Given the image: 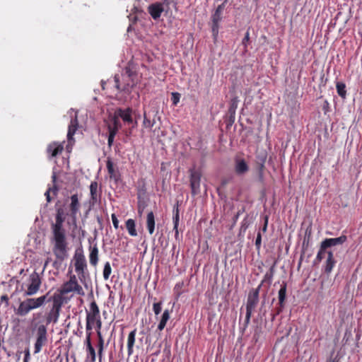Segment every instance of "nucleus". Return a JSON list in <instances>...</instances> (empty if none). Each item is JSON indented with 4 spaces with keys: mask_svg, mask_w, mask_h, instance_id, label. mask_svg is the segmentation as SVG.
<instances>
[{
    "mask_svg": "<svg viewBox=\"0 0 362 362\" xmlns=\"http://www.w3.org/2000/svg\"><path fill=\"white\" fill-rule=\"evenodd\" d=\"M311 235H312V228L310 226L305 230L304 239L310 240Z\"/></svg>",
    "mask_w": 362,
    "mask_h": 362,
    "instance_id": "nucleus-46",
    "label": "nucleus"
},
{
    "mask_svg": "<svg viewBox=\"0 0 362 362\" xmlns=\"http://www.w3.org/2000/svg\"><path fill=\"white\" fill-rule=\"evenodd\" d=\"M58 192V189L55 185H53L52 187H49L46 192L45 193V195L46 197V200L47 202H50L52 201V198L50 196V193L52 192L53 195L56 196Z\"/></svg>",
    "mask_w": 362,
    "mask_h": 362,
    "instance_id": "nucleus-36",
    "label": "nucleus"
},
{
    "mask_svg": "<svg viewBox=\"0 0 362 362\" xmlns=\"http://www.w3.org/2000/svg\"><path fill=\"white\" fill-rule=\"evenodd\" d=\"M148 11L151 17L156 20L160 17L161 13L164 11L163 5L161 3L151 4L148 6Z\"/></svg>",
    "mask_w": 362,
    "mask_h": 362,
    "instance_id": "nucleus-21",
    "label": "nucleus"
},
{
    "mask_svg": "<svg viewBox=\"0 0 362 362\" xmlns=\"http://www.w3.org/2000/svg\"><path fill=\"white\" fill-rule=\"evenodd\" d=\"M267 225H268V217L266 216L265 219H264V226L262 229L264 233L267 231Z\"/></svg>",
    "mask_w": 362,
    "mask_h": 362,
    "instance_id": "nucleus-56",
    "label": "nucleus"
},
{
    "mask_svg": "<svg viewBox=\"0 0 362 362\" xmlns=\"http://www.w3.org/2000/svg\"><path fill=\"white\" fill-rule=\"evenodd\" d=\"M336 89L337 94L343 99L346 97V84L344 82L338 81L336 83Z\"/></svg>",
    "mask_w": 362,
    "mask_h": 362,
    "instance_id": "nucleus-32",
    "label": "nucleus"
},
{
    "mask_svg": "<svg viewBox=\"0 0 362 362\" xmlns=\"http://www.w3.org/2000/svg\"><path fill=\"white\" fill-rule=\"evenodd\" d=\"M163 3H161L163 5H165L167 8H169L170 5L173 2V0H162Z\"/></svg>",
    "mask_w": 362,
    "mask_h": 362,
    "instance_id": "nucleus-55",
    "label": "nucleus"
},
{
    "mask_svg": "<svg viewBox=\"0 0 362 362\" xmlns=\"http://www.w3.org/2000/svg\"><path fill=\"white\" fill-rule=\"evenodd\" d=\"M327 257L325 262L324 271L326 274H329L332 271L337 262L334 259L333 252L331 250L327 252Z\"/></svg>",
    "mask_w": 362,
    "mask_h": 362,
    "instance_id": "nucleus-22",
    "label": "nucleus"
},
{
    "mask_svg": "<svg viewBox=\"0 0 362 362\" xmlns=\"http://www.w3.org/2000/svg\"><path fill=\"white\" fill-rule=\"evenodd\" d=\"M169 319H170V311L168 310H165L161 316L160 321L158 325V329L159 331H162L165 328L166 323Z\"/></svg>",
    "mask_w": 362,
    "mask_h": 362,
    "instance_id": "nucleus-30",
    "label": "nucleus"
},
{
    "mask_svg": "<svg viewBox=\"0 0 362 362\" xmlns=\"http://www.w3.org/2000/svg\"><path fill=\"white\" fill-rule=\"evenodd\" d=\"M89 262L93 267H96L99 261V250L97 244L90 245L88 247Z\"/></svg>",
    "mask_w": 362,
    "mask_h": 362,
    "instance_id": "nucleus-20",
    "label": "nucleus"
},
{
    "mask_svg": "<svg viewBox=\"0 0 362 362\" xmlns=\"http://www.w3.org/2000/svg\"><path fill=\"white\" fill-rule=\"evenodd\" d=\"M146 228L150 235L155 230V216L153 211L148 213L146 216Z\"/></svg>",
    "mask_w": 362,
    "mask_h": 362,
    "instance_id": "nucleus-27",
    "label": "nucleus"
},
{
    "mask_svg": "<svg viewBox=\"0 0 362 362\" xmlns=\"http://www.w3.org/2000/svg\"><path fill=\"white\" fill-rule=\"evenodd\" d=\"M239 100L237 96L233 97L231 98L228 107V114H229V119L230 122L231 123H233L235 121V112L238 105Z\"/></svg>",
    "mask_w": 362,
    "mask_h": 362,
    "instance_id": "nucleus-24",
    "label": "nucleus"
},
{
    "mask_svg": "<svg viewBox=\"0 0 362 362\" xmlns=\"http://www.w3.org/2000/svg\"><path fill=\"white\" fill-rule=\"evenodd\" d=\"M98 349V356L100 361H101L103 356L104 347L97 348Z\"/></svg>",
    "mask_w": 362,
    "mask_h": 362,
    "instance_id": "nucleus-53",
    "label": "nucleus"
},
{
    "mask_svg": "<svg viewBox=\"0 0 362 362\" xmlns=\"http://www.w3.org/2000/svg\"><path fill=\"white\" fill-rule=\"evenodd\" d=\"M136 334V329H134L129 332L127 338V351L128 355L131 356L133 354V348L135 343V337Z\"/></svg>",
    "mask_w": 362,
    "mask_h": 362,
    "instance_id": "nucleus-29",
    "label": "nucleus"
},
{
    "mask_svg": "<svg viewBox=\"0 0 362 362\" xmlns=\"http://www.w3.org/2000/svg\"><path fill=\"white\" fill-rule=\"evenodd\" d=\"M126 228L131 236H136L137 232L134 220L129 218L126 221Z\"/></svg>",
    "mask_w": 362,
    "mask_h": 362,
    "instance_id": "nucleus-31",
    "label": "nucleus"
},
{
    "mask_svg": "<svg viewBox=\"0 0 362 362\" xmlns=\"http://www.w3.org/2000/svg\"><path fill=\"white\" fill-rule=\"evenodd\" d=\"M346 236L344 235L338 238H326L321 243V244L322 245V249H327L335 245H342L346 241Z\"/></svg>",
    "mask_w": 362,
    "mask_h": 362,
    "instance_id": "nucleus-18",
    "label": "nucleus"
},
{
    "mask_svg": "<svg viewBox=\"0 0 362 362\" xmlns=\"http://www.w3.org/2000/svg\"><path fill=\"white\" fill-rule=\"evenodd\" d=\"M100 318V313L99 308L95 300L92 301L90 304V310L87 311L86 314V333L91 332L93 326L95 321Z\"/></svg>",
    "mask_w": 362,
    "mask_h": 362,
    "instance_id": "nucleus-6",
    "label": "nucleus"
},
{
    "mask_svg": "<svg viewBox=\"0 0 362 362\" xmlns=\"http://www.w3.org/2000/svg\"><path fill=\"white\" fill-rule=\"evenodd\" d=\"M47 341V328L44 325H40L37 328L36 341L34 346V353H39L42 346L45 345Z\"/></svg>",
    "mask_w": 362,
    "mask_h": 362,
    "instance_id": "nucleus-7",
    "label": "nucleus"
},
{
    "mask_svg": "<svg viewBox=\"0 0 362 362\" xmlns=\"http://www.w3.org/2000/svg\"><path fill=\"white\" fill-rule=\"evenodd\" d=\"M310 240H307V239H304L303 238V250H305L309 246V243H310Z\"/></svg>",
    "mask_w": 362,
    "mask_h": 362,
    "instance_id": "nucleus-54",
    "label": "nucleus"
},
{
    "mask_svg": "<svg viewBox=\"0 0 362 362\" xmlns=\"http://www.w3.org/2000/svg\"><path fill=\"white\" fill-rule=\"evenodd\" d=\"M95 327H96V331L97 332H100V329L102 327V321H101V318L100 319H98V320L95 321Z\"/></svg>",
    "mask_w": 362,
    "mask_h": 362,
    "instance_id": "nucleus-52",
    "label": "nucleus"
},
{
    "mask_svg": "<svg viewBox=\"0 0 362 362\" xmlns=\"http://www.w3.org/2000/svg\"><path fill=\"white\" fill-rule=\"evenodd\" d=\"M65 219L66 217L64 216L56 215L55 222L51 224L52 252L56 259L59 262H63L69 256V243L66 235V230L63 226Z\"/></svg>",
    "mask_w": 362,
    "mask_h": 362,
    "instance_id": "nucleus-1",
    "label": "nucleus"
},
{
    "mask_svg": "<svg viewBox=\"0 0 362 362\" xmlns=\"http://www.w3.org/2000/svg\"><path fill=\"white\" fill-rule=\"evenodd\" d=\"M30 284L28 286V289L25 291V296H33L40 289L41 281L39 275L37 273H34L30 276Z\"/></svg>",
    "mask_w": 362,
    "mask_h": 362,
    "instance_id": "nucleus-11",
    "label": "nucleus"
},
{
    "mask_svg": "<svg viewBox=\"0 0 362 362\" xmlns=\"http://www.w3.org/2000/svg\"><path fill=\"white\" fill-rule=\"evenodd\" d=\"M173 228H178L179 222H180V211H179L178 204H177L173 208Z\"/></svg>",
    "mask_w": 362,
    "mask_h": 362,
    "instance_id": "nucleus-33",
    "label": "nucleus"
},
{
    "mask_svg": "<svg viewBox=\"0 0 362 362\" xmlns=\"http://www.w3.org/2000/svg\"><path fill=\"white\" fill-rule=\"evenodd\" d=\"M91 334L92 332L86 333L84 345L86 346V351L87 352L88 356L90 357L91 362H95L96 359V353L94 347L92 345Z\"/></svg>",
    "mask_w": 362,
    "mask_h": 362,
    "instance_id": "nucleus-17",
    "label": "nucleus"
},
{
    "mask_svg": "<svg viewBox=\"0 0 362 362\" xmlns=\"http://www.w3.org/2000/svg\"><path fill=\"white\" fill-rule=\"evenodd\" d=\"M225 2L218 5L216 8L214 13L211 16L212 26L211 31L214 36H216L218 33L219 23L222 20V14L225 9Z\"/></svg>",
    "mask_w": 362,
    "mask_h": 362,
    "instance_id": "nucleus-8",
    "label": "nucleus"
},
{
    "mask_svg": "<svg viewBox=\"0 0 362 362\" xmlns=\"http://www.w3.org/2000/svg\"><path fill=\"white\" fill-rule=\"evenodd\" d=\"M112 273V268L109 262H105L103 271V276L105 280H108Z\"/></svg>",
    "mask_w": 362,
    "mask_h": 362,
    "instance_id": "nucleus-35",
    "label": "nucleus"
},
{
    "mask_svg": "<svg viewBox=\"0 0 362 362\" xmlns=\"http://www.w3.org/2000/svg\"><path fill=\"white\" fill-rule=\"evenodd\" d=\"M111 218L115 228L117 229L119 228V221L117 218V216L115 214H112L111 215Z\"/></svg>",
    "mask_w": 362,
    "mask_h": 362,
    "instance_id": "nucleus-45",
    "label": "nucleus"
},
{
    "mask_svg": "<svg viewBox=\"0 0 362 362\" xmlns=\"http://www.w3.org/2000/svg\"><path fill=\"white\" fill-rule=\"evenodd\" d=\"M89 188L90 194L89 203L90 206H93L100 202L102 190L96 181L91 182Z\"/></svg>",
    "mask_w": 362,
    "mask_h": 362,
    "instance_id": "nucleus-10",
    "label": "nucleus"
},
{
    "mask_svg": "<svg viewBox=\"0 0 362 362\" xmlns=\"http://www.w3.org/2000/svg\"><path fill=\"white\" fill-rule=\"evenodd\" d=\"M256 1H257L258 0H255Z\"/></svg>",
    "mask_w": 362,
    "mask_h": 362,
    "instance_id": "nucleus-61",
    "label": "nucleus"
},
{
    "mask_svg": "<svg viewBox=\"0 0 362 362\" xmlns=\"http://www.w3.org/2000/svg\"><path fill=\"white\" fill-rule=\"evenodd\" d=\"M97 336H98V344H97V348L104 347V338L102 335L101 332H97Z\"/></svg>",
    "mask_w": 362,
    "mask_h": 362,
    "instance_id": "nucleus-39",
    "label": "nucleus"
},
{
    "mask_svg": "<svg viewBox=\"0 0 362 362\" xmlns=\"http://www.w3.org/2000/svg\"><path fill=\"white\" fill-rule=\"evenodd\" d=\"M71 203L69 204L70 216L74 223H76L77 214L79 212L81 204L79 202L78 196L77 194H74L70 197Z\"/></svg>",
    "mask_w": 362,
    "mask_h": 362,
    "instance_id": "nucleus-13",
    "label": "nucleus"
},
{
    "mask_svg": "<svg viewBox=\"0 0 362 362\" xmlns=\"http://www.w3.org/2000/svg\"><path fill=\"white\" fill-rule=\"evenodd\" d=\"M274 267H275V264H273L269 272H267L264 276V279L262 282V284H263L264 282H267L268 284H271L272 283V278H273V276H274Z\"/></svg>",
    "mask_w": 362,
    "mask_h": 362,
    "instance_id": "nucleus-34",
    "label": "nucleus"
},
{
    "mask_svg": "<svg viewBox=\"0 0 362 362\" xmlns=\"http://www.w3.org/2000/svg\"><path fill=\"white\" fill-rule=\"evenodd\" d=\"M183 284H183V282H179V283L176 284V285L175 286L174 291H175V292H177V296H179L180 295V293H180V289H181V288L182 287Z\"/></svg>",
    "mask_w": 362,
    "mask_h": 362,
    "instance_id": "nucleus-49",
    "label": "nucleus"
},
{
    "mask_svg": "<svg viewBox=\"0 0 362 362\" xmlns=\"http://www.w3.org/2000/svg\"><path fill=\"white\" fill-rule=\"evenodd\" d=\"M114 81H115V87L117 88V90H126L125 88H120L119 77L118 75H115V76Z\"/></svg>",
    "mask_w": 362,
    "mask_h": 362,
    "instance_id": "nucleus-47",
    "label": "nucleus"
},
{
    "mask_svg": "<svg viewBox=\"0 0 362 362\" xmlns=\"http://www.w3.org/2000/svg\"><path fill=\"white\" fill-rule=\"evenodd\" d=\"M201 173L195 169L190 170V187L192 194L195 196L200 192Z\"/></svg>",
    "mask_w": 362,
    "mask_h": 362,
    "instance_id": "nucleus-9",
    "label": "nucleus"
},
{
    "mask_svg": "<svg viewBox=\"0 0 362 362\" xmlns=\"http://www.w3.org/2000/svg\"><path fill=\"white\" fill-rule=\"evenodd\" d=\"M264 163H261L258 165V175L259 179L261 182L264 180Z\"/></svg>",
    "mask_w": 362,
    "mask_h": 362,
    "instance_id": "nucleus-38",
    "label": "nucleus"
},
{
    "mask_svg": "<svg viewBox=\"0 0 362 362\" xmlns=\"http://www.w3.org/2000/svg\"><path fill=\"white\" fill-rule=\"evenodd\" d=\"M106 167L110 179L118 181L120 179V173L119 169L115 165L112 160L108 158L106 161Z\"/></svg>",
    "mask_w": 362,
    "mask_h": 362,
    "instance_id": "nucleus-16",
    "label": "nucleus"
},
{
    "mask_svg": "<svg viewBox=\"0 0 362 362\" xmlns=\"http://www.w3.org/2000/svg\"><path fill=\"white\" fill-rule=\"evenodd\" d=\"M114 115L117 119L121 118L124 122L128 124L133 122L132 109L131 107H127L126 109L117 108Z\"/></svg>",
    "mask_w": 362,
    "mask_h": 362,
    "instance_id": "nucleus-14",
    "label": "nucleus"
},
{
    "mask_svg": "<svg viewBox=\"0 0 362 362\" xmlns=\"http://www.w3.org/2000/svg\"><path fill=\"white\" fill-rule=\"evenodd\" d=\"M56 215L66 217V214L63 208L59 207L57 209Z\"/></svg>",
    "mask_w": 362,
    "mask_h": 362,
    "instance_id": "nucleus-51",
    "label": "nucleus"
},
{
    "mask_svg": "<svg viewBox=\"0 0 362 362\" xmlns=\"http://www.w3.org/2000/svg\"><path fill=\"white\" fill-rule=\"evenodd\" d=\"M143 124L146 128H151L153 126L154 122H151L149 119H148L146 113H144Z\"/></svg>",
    "mask_w": 362,
    "mask_h": 362,
    "instance_id": "nucleus-42",
    "label": "nucleus"
},
{
    "mask_svg": "<svg viewBox=\"0 0 362 362\" xmlns=\"http://www.w3.org/2000/svg\"><path fill=\"white\" fill-rule=\"evenodd\" d=\"M52 178H53V182H55L56 176H55V175H53V176H52Z\"/></svg>",
    "mask_w": 362,
    "mask_h": 362,
    "instance_id": "nucleus-60",
    "label": "nucleus"
},
{
    "mask_svg": "<svg viewBox=\"0 0 362 362\" xmlns=\"http://www.w3.org/2000/svg\"><path fill=\"white\" fill-rule=\"evenodd\" d=\"M322 110L324 111L325 114L329 111V104L327 100H325L324 104L322 105Z\"/></svg>",
    "mask_w": 362,
    "mask_h": 362,
    "instance_id": "nucleus-50",
    "label": "nucleus"
},
{
    "mask_svg": "<svg viewBox=\"0 0 362 362\" xmlns=\"http://www.w3.org/2000/svg\"><path fill=\"white\" fill-rule=\"evenodd\" d=\"M143 211V209L141 208L140 206H139L138 212L139 214H141Z\"/></svg>",
    "mask_w": 362,
    "mask_h": 362,
    "instance_id": "nucleus-58",
    "label": "nucleus"
},
{
    "mask_svg": "<svg viewBox=\"0 0 362 362\" xmlns=\"http://www.w3.org/2000/svg\"><path fill=\"white\" fill-rule=\"evenodd\" d=\"M121 127L122 124L119 122V119H117V117L114 115L110 119V123L107 124L109 133L112 132L114 131L115 134H117Z\"/></svg>",
    "mask_w": 362,
    "mask_h": 362,
    "instance_id": "nucleus-28",
    "label": "nucleus"
},
{
    "mask_svg": "<svg viewBox=\"0 0 362 362\" xmlns=\"http://www.w3.org/2000/svg\"><path fill=\"white\" fill-rule=\"evenodd\" d=\"M180 99V94L179 93H172L171 100L174 105H176Z\"/></svg>",
    "mask_w": 362,
    "mask_h": 362,
    "instance_id": "nucleus-40",
    "label": "nucleus"
},
{
    "mask_svg": "<svg viewBox=\"0 0 362 362\" xmlns=\"http://www.w3.org/2000/svg\"><path fill=\"white\" fill-rule=\"evenodd\" d=\"M117 134L113 131L112 132L109 133L108 139H107V144L109 146H111L113 144L115 137Z\"/></svg>",
    "mask_w": 362,
    "mask_h": 362,
    "instance_id": "nucleus-43",
    "label": "nucleus"
},
{
    "mask_svg": "<svg viewBox=\"0 0 362 362\" xmlns=\"http://www.w3.org/2000/svg\"><path fill=\"white\" fill-rule=\"evenodd\" d=\"M161 305H162L161 302L153 303V310L155 315H157L161 312V310H162Z\"/></svg>",
    "mask_w": 362,
    "mask_h": 362,
    "instance_id": "nucleus-41",
    "label": "nucleus"
},
{
    "mask_svg": "<svg viewBox=\"0 0 362 362\" xmlns=\"http://www.w3.org/2000/svg\"><path fill=\"white\" fill-rule=\"evenodd\" d=\"M29 303L30 310L37 309L41 307L47 300V295H44L35 298H26Z\"/></svg>",
    "mask_w": 362,
    "mask_h": 362,
    "instance_id": "nucleus-25",
    "label": "nucleus"
},
{
    "mask_svg": "<svg viewBox=\"0 0 362 362\" xmlns=\"http://www.w3.org/2000/svg\"><path fill=\"white\" fill-rule=\"evenodd\" d=\"M75 271L81 282L85 279V272L87 270V263L82 250L76 251L74 256Z\"/></svg>",
    "mask_w": 362,
    "mask_h": 362,
    "instance_id": "nucleus-5",
    "label": "nucleus"
},
{
    "mask_svg": "<svg viewBox=\"0 0 362 362\" xmlns=\"http://www.w3.org/2000/svg\"><path fill=\"white\" fill-rule=\"evenodd\" d=\"M327 248H323L322 249V245L320 244V249H319V251L317 254V256L315 259V261H314V263L315 264H318L319 262H320L322 261V259H323L324 257V255L326 253L327 254Z\"/></svg>",
    "mask_w": 362,
    "mask_h": 362,
    "instance_id": "nucleus-37",
    "label": "nucleus"
},
{
    "mask_svg": "<svg viewBox=\"0 0 362 362\" xmlns=\"http://www.w3.org/2000/svg\"><path fill=\"white\" fill-rule=\"evenodd\" d=\"M249 41H250V33H249V31H247L245 35V37L242 41V44L245 47V48H247Z\"/></svg>",
    "mask_w": 362,
    "mask_h": 362,
    "instance_id": "nucleus-44",
    "label": "nucleus"
},
{
    "mask_svg": "<svg viewBox=\"0 0 362 362\" xmlns=\"http://www.w3.org/2000/svg\"><path fill=\"white\" fill-rule=\"evenodd\" d=\"M78 122L77 119H71L70 124L69 125L68 132H67V139L68 144L66 146V149L68 151H71V146L74 143V135L76 133L77 129Z\"/></svg>",
    "mask_w": 362,
    "mask_h": 362,
    "instance_id": "nucleus-15",
    "label": "nucleus"
},
{
    "mask_svg": "<svg viewBox=\"0 0 362 362\" xmlns=\"http://www.w3.org/2000/svg\"><path fill=\"white\" fill-rule=\"evenodd\" d=\"M261 285H259L256 288H252L250 291L247 302H246V313L245 317L244 319V321L242 324H240V329L243 332H244L246 329L247 328L250 322L252 314L253 311H255V308H257L258 303H259V290H260Z\"/></svg>",
    "mask_w": 362,
    "mask_h": 362,
    "instance_id": "nucleus-2",
    "label": "nucleus"
},
{
    "mask_svg": "<svg viewBox=\"0 0 362 362\" xmlns=\"http://www.w3.org/2000/svg\"><path fill=\"white\" fill-rule=\"evenodd\" d=\"M1 300H8V298L7 296H1Z\"/></svg>",
    "mask_w": 362,
    "mask_h": 362,
    "instance_id": "nucleus-59",
    "label": "nucleus"
},
{
    "mask_svg": "<svg viewBox=\"0 0 362 362\" xmlns=\"http://www.w3.org/2000/svg\"><path fill=\"white\" fill-rule=\"evenodd\" d=\"M286 288L287 284L286 282H283L281 285V288L278 293V298H279V308H276V313L272 316V320L275 318V317L278 315H279L285 305V300L286 298Z\"/></svg>",
    "mask_w": 362,
    "mask_h": 362,
    "instance_id": "nucleus-12",
    "label": "nucleus"
},
{
    "mask_svg": "<svg viewBox=\"0 0 362 362\" xmlns=\"http://www.w3.org/2000/svg\"><path fill=\"white\" fill-rule=\"evenodd\" d=\"M31 311L27 299L21 301L18 308L16 310V314L18 316H25Z\"/></svg>",
    "mask_w": 362,
    "mask_h": 362,
    "instance_id": "nucleus-26",
    "label": "nucleus"
},
{
    "mask_svg": "<svg viewBox=\"0 0 362 362\" xmlns=\"http://www.w3.org/2000/svg\"><path fill=\"white\" fill-rule=\"evenodd\" d=\"M59 292V293H54V295H61L62 297H64V295L71 292L81 296L85 295L82 286L78 284L74 274L71 275L69 279L62 285Z\"/></svg>",
    "mask_w": 362,
    "mask_h": 362,
    "instance_id": "nucleus-3",
    "label": "nucleus"
},
{
    "mask_svg": "<svg viewBox=\"0 0 362 362\" xmlns=\"http://www.w3.org/2000/svg\"><path fill=\"white\" fill-rule=\"evenodd\" d=\"M173 230L175 231V239H177L179 237L178 228H173Z\"/></svg>",
    "mask_w": 362,
    "mask_h": 362,
    "instance_id": "nucleus-57",
    "label": "nucleus"
},
{
    "mask_svg": "<svg viewBox=\"0 0 362 362\" xmlns=\"http://www.w3.org/2000/svg\"><path fill=\"white\" fill-rule=\"evenodd\" d=\"M261 243H262V235H261V233L259 232L257 233V238L255 240V245L257 249H259L260 247Z\"/></svg>",
    "mask_w": 362,
    "mask_h": 362,
    "instance_id": "nucleus-48",
    "label": "nucleus"
},
{
    "mask_svg": "<svg viewBox=\"0 0 362 362\" xmlns=\"http://www.w3.org/2000/svg\"><path fill=\"white\" fill-rule=\"evenodd\" d=\"M52 308L46 315L47 325H49L52 322H57L62 307L64 303V297H62L61 295H53V296L52 297Z\"/></svg>",
    "mask_w": 362,
    "mask_h": 362,
    "instance_id": "nucleus-4",
    "label": "nucleus"
},
{
    "mask_svg": "<svg viewBox=\"0 0 362 362\" xmlns=\"http://www.w3.org/2000/svg\"><path fill=\"white\" fill-rule=\"evenodd\" d=\"M234 170L237 175H242L245 174L249 170V165L243 158H235Z\"/></svg>",
    "mask_w": 362,
    "mask_h": 362,
    "instance_id": "nucleus-19",
    "label": "nucleus"
},
{
    "mask_svg": "<svg viewBox=\"0 0 362 362\" xmlns=\"http://www.w3.org/2000/svg\"><path fill=\"white\" fill-rule=\"evenodd\" d=\"M64 146L62 144L52 142L48 145L47 151L51 157H56L62 152Z\"/></svg>",
    "mask_w": 362,
    "mask_h": 362,
    "instance_id": "nucleus-23",
    "label": "nucleus"
}]
</instances>
